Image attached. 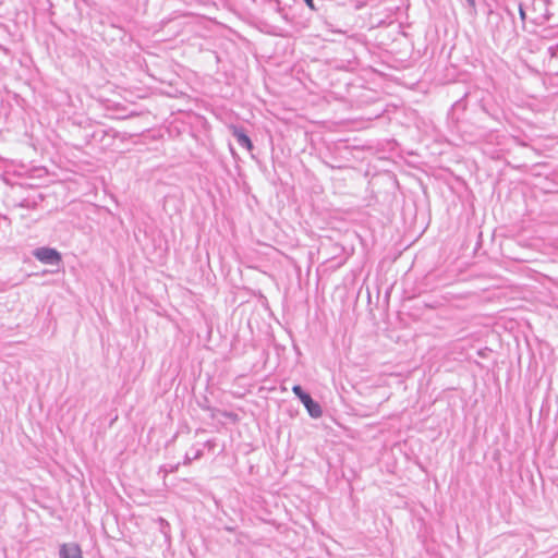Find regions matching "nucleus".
<instances>
[{"instance_id": "f257e3e1", "label": "nucleus", "mask_w": 558, "mask_h": 558, "mask_svg": "<svg viewBox=\"0 0 558 558\" xmlns=\"http://www.w3.org/2000/svg\"><path fill=\"white\" fill-rule=\"evenodd\" d=\"M293 393L300 399L308 414L313 418H318L323 414L322 407L316 402L308 392H306L300 385L292 387Z\"/></svg>"}, {"instance_id": "f03ea898", "label": "nucleus", "mask_w": 558, "mask_h": 558, "mask_svg": "<svg viewBox=\"0 0 558 558\" xmlns=\"http://www.w3.org/2000/svg\"><path fill=\"white\" fill-rule=\"evenodd\" d=\"M33 256L43 264L50 266H59L62 262V256L59 251L52 247L41 246L33 251Z\"/></svg>"}, {"instance_id": "7ed1b4c3", "label": "nucleus", "mask_w": 558, "mask_h": 558, "mask_svg": "<svg viewBox=\"0 0 558 558\" xmlns=\"http://www.w3.org/2000/svg\"><path fill=\"white\" fill-rule=\"evenodd\" d=\"M230 130H231L233 137H235L238 144L241 147H243L250 151L253 150V148H254L253 143H252L250 136L246 134L243 126L231 125Z\"/></svg>"}, {"instance_id": "20e7f679", "label": "nucleus", "mask_w": 558, "mask_h": 558, "mask_svg": "<svg viewBox=\"0 0 558 558\" xmlns=\"http://www.w3.org/2000/svg\"><path fill=\"white\" fill-rule=\"evenodd\" d=\"M60 558H83L77 544H62L59 550Z\"/></svg>"}, {"instance_id": "39448f33", "label": "nucleus", "mask_w": 558, "mask_h": 558, "mask_svg": "<svg viewBox=\"0 0 558 558\" xmlns=\"http://www.w3.org/2000/svg\"><path fill=\"white\" fill-rule=\"evenodd\" d=\"M202 456H203L202 448H193L192 452L185 453L183 464L189 465L192 463V461L201 459Z\"/></svg>"}, {"instance_id": "423d86ee", "label": "nucleus", "mask_w": 558, "mask_h": 558, "mask_svg": "<svg viewBox=\"0 0 558 558\" xmlns=\"http://www.w3.org/2000/svg\"><path fill=\"white\" fill-rule=\"evenodd\" d=\"M159 530L166 536V538H170V524L163 518L158 519Z\"/></svg>"}, {"instance_id": "0eeeda50", "label": "nucleus", "mask_w": 558, "mask_h": 558, "mask_svg": "<svg viewBox=\"0 0 558 558\" xmlns=\"http://www.w3.org/2000/svg\"><path fill=\"white\" fill-rule=\"evenodd\" d=\"M549 54L554 58L558 54V44L548 48Z\"/></svg>"}, {"instance_id": "6e6552de", "label": "nucleus", "mask_w": 558, "mask_h": 558, "mask_svg": "<svg viewBox=\"0 0 558 558\" xmlns=\"http://www.w3.org/2000/svg\"><path fill=\"white\" fill-rule=\"evenodd\" d=\"M304 2L311 10H316L314 0H304Z\"/></svg>"}, {"instance_id": "1a4fd4ad", "label": "nucleus", "mask_w": 558, "mask_h": 558, "mask_svg": "<svg viewBox=\"0 0 558 558\" xmlns=\"http://www.w3.org/2000/svg\"><path fill=\"white\" fill-rule=\"evenodd\" d=\"M276 11L282 14V16L286 19V15L283 14V9L279 5V3L276 4Z\"/></svg>"}, {"instance_id": "9d476101", "label": "nucleus", "mask_w": 558, "mask_h": 558, "mask_svg": "<svg viewBox=\"0 0 558 558\" xmlns=\"http://www.w3.org/2000/svg\"><path fill=\"white\" fill-rule=\"evenodd\" d=\"M480 105H481V107H482L483 111H484V112H487V108H486V106H485V104H484V100H483V99H480Z\"/></svg>"}, {"instance_id": "9b49d317", "label": "nucleus", "mask_w": 558, "mask_h": 558, "mask_svg": "<svg viewBox=\"0 0 558 558\" xmlns=\"http://www.w3.org/2000/svg\"><path fill=\"white\" fill-rule=\"evenodd\" d=\"M474 96L472 94H466L468 100H471Z\"/></svg>"}, {"instance_id": "f8f14e48", "label": "nucleus", "mask_w": 558, "mask_h": 558, "mask_svg": "<svg viewBox=\"0 0 558 558\" xmlns=\"http://www.w3.org/2000/svg\"><path fill=\"white\" fill-rule=\"evenodd\" d=\"M470 5H474V0H466Z\"/></svg>"}, {"instance_id": "ddd939ff", "label": "nucleus", "mask_w": 558, "mask_h": 558, "mask_svg": "<svg viewBox=\"0 0 558 558\" xmlns=\"http://www.w3.org/2000/svg\"><path fill=\"white\" fill-rule=\"evenodd\" d=\"M178 469V465L170 469V472H174Z\"/></svg>"}]
</instances>
